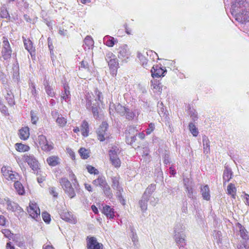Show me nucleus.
<instances>
[{"label":"nucleus","mask_w":249,"mask_h":249,"mask_svg":"<svg viewBox=\"0 0 249 249\" xmlns=\"http://www.w3.org/2000/svg\"><path fill=\"white\" fill-rule=\"evenodd\" d=\"M238 249H249V246L247 245L246 242H243L237 246Z\"/></svg>","instance_id":"6e6d98bb"},{"label":"nucleus","mask_w":249,"mask_h":249,"mask_svg":"<svg viewBox=\"0 0 249 249\" xmlns=\"http://www.w3.org/2000/svg\"><path fill=\"white\" fill-rule=\"evenodd\" d=\"M9 13L7 10L5 8H1L0 11V18H4L9 17Z\"/></svg>","instance_id":"de8ad7c7"},{"label":"nucleus","mask_w":249,"mask_h":249,"mask_svg":"<svg viewBox=\"0 0 249 249\" xmlns=\"http://www.w3.org/2000/svg\"><path fill=\"white\" fill-rule=\"evenodd\" d=\"M137 132L138 130L134 126H130L125 131V141L128 144L132 145L136 141Z\"/></svg>","instance_id":"9b49d317"},{"label":"nucleus","mask_w":249,"mask_h":249,"mask_svg":"<svg viewBox=\"0 0 249 249\" xmlns=\"http://www.w3.org/2000/svg\"><path fill=\"white\" fill-rule=\"evenodd\" d=\"M102 212L109 219H113L115 216L114 209L108 205H106L104 206Z\"/></svg>","instance_id":"aec40b11"},{"label":"nucleus","mask_w":249,"mask_h":249,"mask_svg":"<svg viewBox=\"0 0 249 249\" xmlns=\"http://www.w3.org/2000/svg\"><path fill=\"white\" fill-rule=\"evenodd\" d=\"M4 200L6 201V208L8 211L16 212L18 214L24 212L23 209L17 203L11 201L9 198H5Z\"/></svg>","instance_id":"f8f14e48"},{"label":"nucleus","mask_w":249,"mask_h":249,"mask_svg":"<svg viewBox=\"0 0 249 249\" xmlns=\"http://www.w3.org/2000/svg\"><path fill=\"white\" fill-rule=\"evenodd\" d=\"M47 163L50 166H56L60 163V159L57 156H51L46 159Z\"/></svg>","instance_id":"5701e85b"},{"label":"nucleus","mask_w":249,"mask_h":249,"mask_svg":"<svg viewBox=\"0 0 249 249\" xmlns=\"http://www.w3.org/2000/svg\"><path fill=\"white\" fill-rule=\"evenodd\" d=\"M91 110H92V112L93 113V116L96 118H98L99 117V112H98L97 107H91Z\"/></svg>","instance_id":"5fc2aeb1"},{"label":"nucleus","mask_w":249,"mask_h":249,"mask_svg":"<svg viewBox=\"0 0 249 249\" xmlns=\"http://www.w3.org/2000/svg\"><path fill=\"white\" fill-rule=\"evenodd\" d=\"M52 115L53 118H56V123L59 127L63 128L66 125L67 118L59 114L58 111H52Z\"/></svg>","instance_id":"4468645a"},{"label":"nucleus","mask_w":249,"mask_h":249,"mask_svg":"<svg viewBox=\"0 0 249 249\" xmlns=\"http://www.w3.org/2000/svg\"><path fill=\"white\" fill-rule=\"evenodd\" d=\"M130 55V52L126 45H123L119 48L118 57L120 58H128Z\"/></svg>","instance_id":"6ab92c4d"},{"label":"nucleus","mask_w":249,"mask_h":249,"mask_svg":"<svg viewBox=\"0 0 249 249\" xmlns=\"http://www.w3.org/2000/svg\"><path fill=\"white\" fill-rule=\"evenodd\" d=\"M87 169L88 170V171L90 174L97 175L98 174V171L97 170V169H96L94 167H93L92 166L88 165L87 167Z\"/></svg>","instance_id":"3c124183"},{"label":"nucleus","mask_w":249,"mask_h":249,"mask_svg":"<svg viewBox=\"0 0 249 249\" xmlns=\"http://www.w3.org/2000/svg\"><path fill=\"white\" fill-rule=\"evenodd\" d=\"M22 159L24 162L27 163L35 174L37 175L41 172L39 163L33 155L24 154L22 156Z\"/></svg>","instance_id":"7ed1b4c3"},{"label":"nucleus","mask_w":249,"mask_h":249,"mask_svg":"<svg viewBox=\"0 0 249 249\" xmlns=\"http://www.w3.org/2000/svg\"><path fill=\"white\" fill-rule=\"evenodd\" d=\"M166 71L159 65H154L151 70V74L153 77H160L164 76V73Z\"/></svg>","instance_id":"f3484780"},{"label":"nucleus","mask_w":249,"mask_h":249,"mask_svg":"<svg viewBox=\"0 0 249 249\" xmlns=\"http://www.w3.org/2000/svg\"><path fill=\"white\" fill-rule=\"evenodd\" d=\"M201 193L204 199L209 200L210 199V189L208 185L201 187Z\"/></svg>","instance_id":"cd10ccee"},{"label":"nucleus","mask_w":249,"mask_h":249,"mask_svg":"<svg viewBox=\"0 0 249 249\" xmlns=\"http://www.w3.org/2000/svg\"><path fill=\"white\" fill-rule=\"evenodd\" d=\"M61 217L66 222L71 224H76L77 219L73 215L67 210H63L60 213Z\"/></svg>","instance_id":"dca6fc26"},{"label":"nucleus","mask_w":249,"mask_h":249,"mask_svg":"<svg viewBox=\"0 0 249 249\" xmlns=\"http://www.w3.org/2000/svg\"><path fill=\"white\" fill-rule=\"evenodd\" d=\"M14 182V187L17 193L20 196L24 195L25 193V191L22 183L18 181V180H16Z\"/></svg>","instance_id":"b1692460"},{"label":"nucleus","mask_w":249,"mask_h":249,"mask_svg":"<svg viewBox=\"0 0 249 249\" xmlns=\"http://www.w3.org/2000/svg\"><path fill=\"white\" fill-rule=\"evenodd\" d=\"M31 87H32V90H31V93L32 95H33L34 97H36L37 96V91L36 90V88L35 85L32 83L31 84Z\"/></svg>","instance_id":"13d9d810"},{"label":"nucleus","mask_w":249,"mask_h":249,"mask_svg":"<svg viewBox=\"0 0 249 249\" xmlns=\"http://www.w3.org/2000/svg\"><path fill=\"white\" fill-rule=\"evenodd\" d=\"M92 183L95 186L100 187L106 196L109 198L112 197L113 194L111 188L107 183L105 177L103 176H99L93 181Z\"/></svg>","instance_id":"f257e3e1"},{"label":"nucleus","mask_w":249,"mask_h":249,"mask_svg":"<svg viewBox=\"0 0 249 249\" xmlns=\"http://www.w3.org/2000/svg\"><path fill=\"white\" fill-rule=\"evenodd\" d=\"M0 111L4 115H9L8 110L7 107L3 104V103L0 100Z\"/></svg>","instance_id":"a18cd8bd"},{"label":"nucleus","mask_w":249,"mask_h":249,"mask_svg":"<svg viewBox=\"0 0 249 249\" xmlns=\"http://www.w3.org/2000/svg\"><path fill=\"white\" fill-rule=\"evenodd\" d=\"M155 189V185L153 184H151L146 189L142 199L139 201L140 206L142 211H144L147 209V203L149 200V196Z\"/></svg>","instance_id":"0eeeda50"},{"label":"nucleus","mask_w":249,"mask_h":249,"mask_svg":"<svg viewBox=\"0 0 249 249\" xmlns=\"http://www.w3.org/2000/svg\"><path fill=\"white\" fill-rule=\"evenodd\" d=\"M6 219L4 217V216L2 215H0V226H5L6 224Z\"/></svg>","instance_id":"bf43d9fd"},{"label":"nucleus","mask_w":249,"mask_h":249,"mask_svg":"<svg viewBox=\"0 0 249 249\" xmlns=\"http://www.w3.org/2000/svg\"><path fill=\"white\" fill-rule=\"evenodd\" d=\"M243 198L245 200L244 202L245 204L249 206V195L247 194H245Z\"/></svg>","instance_id":"e2e57ef3"},{"label":"nucleus","mask_w":249,"mask_h":249,"mask_svg":"<svg viewBox=\"0 0 249 249\" xmlns=\"http://www.w3.org/2000/svg\"><path fill=\"white\" fill-rule=\"evenodd\" d=\"M6 249H15V247L13 246L10 242L7 243L6 245Z\"/></svg>","instance_id":"774afa93"},{"label":"nucleus","mask_w":249,"mask_h":249,"mask_svg":"<svg viewBox=\"0 0 249 249\" xmlns=\"http://www.w3.org/2000/svg\"><path fill=\"white\" fill-rule=\"evenodd\" d=\"M203 145H204V150L205 149L206 150L207 148H208V150H209V145L208 140L203 139Z\"/></svg>","instance_id":"680f3d73"},{"label":"nucleus","mask_w":249,"mask_h":249,"mask_svg":"<svg viewBox=\"0 0 249 249\" xmlns=\"http://www.w3.org/2000/svg\"><path fill=\"white\" fill-rule=\"evenodd\" d=\"M189 130L194 136H197L198 132L195 125L193 123H190L189 125Z\"/></svg>","instance_id":"37998d69"},{"label":"nucleus","mask_w":249,"mask_h":249,"mask_svg":"<svg viewBox=\"0 0 249 249\" xmlns=\"http://www.w3.org/2000/svg\"><path fill=\"white\" fill-rule=\"evenodd\" d=\"M244 13H239L237 15L236 19L242 23L246 22L249 21V12L247 11Z\"/></svg>","instance_id":"c85d7f7f"},{"label":"nucleus","mask_w":249,"mask_h":249,"mask_svg":"<svg viewBox=\"0 0 249 249\" xmlns=\"http://www.w3.org/2000/svg\"><path fill=\"white\" fill-rule=\"evenodd\" d=\"M2 233L4 234V236L6 238H8L10 240H15V235L9 229H3L2 231Z\"/></svg>","instance_id":"ea45409f"},{"label":"nucleus","mask_w":249,"mask_h":249,"mask_svg":"<svg viewBox=\"0 0 249 249\" xmlns=\"http://www.w3.org/2000/svg\"><path fill=\"white\" fill-rule=\"evenodd\" d=\"M42 249H55L54 248L52 245H44L43 246Z\"/></svg>","instance_id":"338daca9"},{"label":"nucleus","mask_w":249,"mask_h":249,"mask_svg":"<svg viewBox=\"0 0 249 249\" xmlns=\"http://www.w3.org/2000/svg\"><path fill=\"white\" fill-rule=\"evenodd\" d=\"M12 53V48L7 37L3 36L2 50L1 52V57L4 60H7L11 58Z\"/></svg>","instance_id":"423d86ee"},{"label":"nucleus","mask_w":249,"mask_h":249,"mask_svg":"<svg viewBox=\"0 0 249 249\" xmlns=\"http://www.w3.org/2000/svg\"><path fill=\"white\" fill-rule=\"evenodd\" d=\"M50 193L54 197L57 196V193L56 192L55 188L54 187H52L50 188Z\"/></svg>","instance_id":"0e129e2a"},{"label":"nucleus","mask_w":249,"mask_h":249,"mask_svg":"<svg viewBox=\"0 0 249 249\" xmlns=\"http://www.w3.org/2000/svg\"><path fill=\"white\" fill-rule=\"evenodd\" d=\"M240 3L243 4L244 1L243 0H235L232 6L234 8H235L236 7H238V5L240 4Z\"/></svg>","instance_id":"69168bd1"},{"label":"nucleus","mask_w":249,"mask_h":249,"mask_svg":"<svg viewBox=\"0 0 249 249\" xmlns=\"http://www.w3.org/2000/svg\"><path fill=\"white\" fill-rule=\"evenodd\" d=\"M113 106H114V107L117 113L121 116H124L127 110V108L123 106L119 103L115 105H114Z\"/></svg>","instance_id":"7c9ffc66"},{"label":"nucleus","mask_w":249,"mask_h":249,"mask_svg":"<svg viewBox=\"0 0 249 249\" xmlns=\"http://www.w3.org/2000/svg\"><path fill=\"white\" fill-rule=\"evenodd\" d=\"M30 113L32 123L34 124H36L38 120V118L33 110L31 111Z\"/></svg>","instance_id":"603ef678"},{"label":"nucleus","mask_w":249,"mask_h":249,"mask_svg":"<svg viewBox=\"0 0 249 249\" xmlns=\"http://www.w3.org/2000/svg\"><path fill=\"white\" fill-rule=\"evenodd\" d=\"M138 57L143 67H146L148 65V60L142 53H139L138 54Z\"/></svg>","instance_id":"79ce46f5"},{"label":"nucleus","mask_w":249,"mask_h":249,"mask_svg":"<svg viewBox=\"0 0 249 249\" xmlns=\"http://www.w3.org/2000/svg\"><path fill=\"white\" fill-rule=\"evenodd\" d=\"M1 172L2 175L8 180L15 181L19 178L18 174L13 172L9 166H3L1 169Z\"/></svg>","instance_id":"6e6552de"},{"label":"nucleus","mask_w":249,"mask_h":249,"mask_svg":"<svg viewBox=\"0 0 249 249\" xmlns=\"http://www.w3.org/2000/svg\"><path fill=\"white\" fill-rule=\"evenodd\" d=\"M155 129V125L154 123H151L148 125V127L146 129V133L147 135H150Z\"/></svg>","instance_id":"8fccbe9b"},{"label":"nucleus","mask_w":249,"mask_h":249,"mask_svg":"<svg viewBox=\"0 0 249 249\" xmlns=\"http://www.w3.org/2000/svg\"><path fill=\"white\" fill-rule=\"evenodd\" d=\"M79 154L83 159H87L89 157V152L88 150L82 147L79 150Z\"/></svg>","instance_id":"a19ab883"},{"label":"nucleus","mask_w":249,"mask_h":249,"mask_svg":"<svg viewBox=\"0 0 249 249\" xmlns=\"http://www.w3.org/2000/svg\"><path fill=\"white\" fill-rule=\"evenodd\" d=\"M124 116H125L127 119L132 120L135 117V113L133 111H130L129 109L127 108V110Z\"/></svg>","instance_id":"09e8293b"},{"label":"nucleus","mask_w":249,"mask_h":249,"mask_svg":"<svg viewBox=\"0 0 249 249\" xmlns=\"http://www.w3.org/2000/svg\"><path fill=\"white\" fill-rule=\"evenodd\" d=\"M108 127V124L106 122H104L97 130V139L100 142H103L106 139H109V135L107 133Z\"/></svg>","instance_id":"9d476101"},{"label":"nucleus","mask_w":249,"mask_h":249,"mask_svg":"<svg viewBox=\"0 0 249 249\" xmlns=\"http://www.w3.org/2000/svg\"><path fill=\"white\" fill-rule=\"evenodd\" d=\"M93 97V94L91 92H87L85 95L86 105L88 109L91 106V101Z\"/></svg>","instance_id":"c9c22d12"},{"label":"nucleus","mask_w":249,"mask_h":249,"mask_svg":"<svg viewBox=\"0 0 249 249\" xmlns=\"http://www.w3.org/2000/svg\"><path fill=\"white\" fill-rule=\"evenodd\" d=\"M16 150L20 153L28 152L30 150V147L28 145L22 143H16L15 144Z\"/></svg>","instance_id":"bb28decb"},{"label":"nucleus","mask_w":249,"mask_h":249,"mask_svg":"<svg viewBox=\"0 0 249 249\" xmlns=\"http://www.w3.org/2000/svg\"><path fill=\"white\" fill-rule=\"evenodd\" d=\"M239 232L240 236L244 240H247L249 239V236L247 234V230L241 224H239Z\"/></svg>","instance_id":"58836bf2"},{"label":"nucleus","mask_w":249,"mask_h":249,"mask_svg":"<svg viewBox=\"0 0 249 249\" xmlns=\"http://www.w3.org/2000/svg\"><path fill=\"white\" fill-rule=\"evenodd\" d=\"M104 41L105 42V44L109 47H113L115 43L118 42V40L117 39H115L113 37L109 36H105L104 38Z\"/></svg>","instance_id":"a878e982"},{"label":"nucleus","mask_w":249,"mask_h":249,"mask_svg":"<svg viewBox=\"0 0 249 249\" xmlns=\"http://www.w3.org/2000/svg\"><path fill=\"white\" fill-rule=\"evenodd\" d=\"M59 183L65 194L70 198H72L76 196L74 189L71 183L67 178H61L59 180Z\"/></svg>","instance_id":"20e7f679"},{"label":"nucleus","mask_w":249,"mask_h":249,"mask_svg":"<svg viewBox=\"0 0 249 249\" xmlns=\"http://www.w3.org/2000/svg\"><path fill=\"white\" fill-rule=\"evenodd\" d=\"M42 217L45 223H49L50 222L51 219V215L48 213L46 212H42Z\"/></svg>","instance_id":"c03bdc74"},{"label":"nucleus","mask_w":249,"mask_h":249,"mask_svg":"<svg viewBox=\"0 0 249 249\" xmlns=\"http://www.w3.org/2000/svg\"><path fill=\"white\" fill-rule=\"evenodd\" d=\"M43 84L47 95L52 97H53L55 95V92L53 87L50 85L49 81L45 80Z\"/></svg>","instance_id":"393cba45"},{"label":"nucleus","mask_w":249,"mask_h":249,"mask_svg":"<svg viewBox=\"0 0 249 249\" xmlns=\"http://www.w3.org/2000/svg\"><path fill=\"white\" fill-rule=\"evenodd\" d=\"M27 211L29 215L34 219L40 217V210L37 204L35 201H30Z\"/></svg>","instance_id":"1a4fd4ad"},{"label":"nucleus","mask_w":249,"mask_h":249,"mask_svg":"<svg viewBox=\"0 0 249 249\" xmlns=\"http://www.w3.org/2000/svg\"><path fill=\"white\" fill-rule=\"evenodd\" d=\"M236 188L234 184L230 183L227 187V194L231 195V197L235 199L236 195Z\"/></svg>","instance_id":"2f4dec72"},{"label":"nucleus","mask_w":249,"mask_h":249,"mask_svg":"<svg viewBox=\"0 0 249 249\" xmlns=\"http://www.w3.org/2000/svg\"><path fill=\"white\" fill-rule=\"evenodd\" d=\"M37 142L41 149L45 152H50L54 149L53 142H48L46 136L43 135L38 136Z\"/></svg>","instance_id":"39448f33"},{"label":"nucleus","mask_w":249,"mask_h":249,"mask_svg":"<svg viewBox=\"0 0 249 249\" xmlns=\"http://www.w3.org/2000/svg\"><path fill=\"white\" fill-rule=\"evenodd\" d=\"M64 93L61 96V99L67 100L70 98V87L68 84L64 85Z\"/></svg>","instance_id":"e433bc0d"},{"label":"nucleus","mask_w":249,"mask_h":249,"mask_svg":"<svg viewBox=\"0 0 249 249\" xmlns=\"http://www.w3.org/2000/svg\"><path fill=\"white\" fill-rule=\"evenodd\" d=\"M22 38L25 49L31 55H35L36 50L32 41L29 38H26L24 37H22Z\"/></svg>","instance_id":"a211bd4d"},{"label":"nucleus","mask_w":249,"mask_h":249,"mask_svg":"<svg viewBox=\"0 0 249 249\" xmlns=\"http://www.w3.org/2000/svg\"><path fill=\"white\" fill-rule=\"evenodd\" d=\"M4 98L9 106L13 107L16 104L14 94L11 90H6V93L4 94Z\"/></svg>","instance_id":"4be33fe9"},{"label":"nucleus","mask_w":249,"mask_h":249,"mask_svg":"<svg viewBox=\"0 0 249 249\" xmlns=\"http://www.w3.org/2000/svg\"><path fill=\"white\" fill-rule=\"evenodd\" d=\"M48 47H49V50L50 51V53H51V55H53V43L51 41L50 38H48Z\"/></svg>","instance_id":"864d4df0"},{"label":"nucleus","mask_w":249,"mask_h":249,"mask_svg":"<svg viewBox=\"0 0 249 249\" xmlns=\"http://www.w3.org/2000/svg\"><path fill=\"white\" fill-rule=\"evenodd\" d=\"M81 130L84 137H87L89 133V125L88 123L84 120L81 124Z\"/></svg>","instance_id":"473e14b6"},{"label":"nucleus","mask_w":249,"mask_h":249,"mask_svg":"<svg viewBox=\"0 0 249 249\" xmlns=\"http://www.w3.org/2000/svg\"><path fill=\"white\" fill-rule=\"evenodd\" d=\"M151 87L153 89H155L156 91L161 92L162 89L160 86V84L159 81L153 80L151 82Z\"/></svg>","instance_id":"4c0bfd02"},{"label":"nucleus","mask_w":249,"mask_h":249,"mask_svg":"<svg viewBox=\"0 0 249 249\" xmlns=\"http://www.w3.org/2000/svg\"><path fill=\"white\" fill-rule=\"evenodd\" d=\"M109 160L112 165L115 168H119L121 165V161L120 160L117 152L115 150L109 151Z\"/></svg>","instance_id":"2eb2a0df"},{"label":"nucleus","mask_w":249,"mask_h":249,"mask_svg":"<svg viewBox=\"0 0 249 249\" xmlns=\"http://www.w3.org/2000/svg\"><path fill=\"white\" fill-rule=\"evenodd\" d=\"M67 151L68 153L70 155V157L72 160H75V153L73 151V150L71 148H67Z\"/></svg>","instance_id":"4d7b16f0"},{"label":"nucleus","mask_w":249,"mask_h":249,"mask_svg":"<svg viewBox=\"0 0 249 249\" xmlns=\"http://www.w3.org/2000/svg\"><path fill=\"white\" fill-rule=\"evenodd\" d=\"M84 46L85 49H89L93 46L94 41L92 37L89 36H87L84 41Z\"/></svg>","instance_id":"72a5a7b5"},{"label":"nucleus","mask_w":249,"mask_h":249,"mask_svg":"<svg viewBox=\"0 0 249 249\" xmlns=\"http://www.w3.org/2000/svg\"><path fill=\"white\" fill-rule=\"evenodd\" d=\"M30 135V129L28 126L23 127L19 130V137L22 140L25 141L27 140Z\"/></svg>","instance_id":"412c9836"},{"label":"nucleus","mask_w":249,"mask_h":249,"mask_svg":"<svg viewBox=\"0 0 249 249\" xmlns=\"http://www.w3.org/2000/svg\"><path fill=\"white\" fill-rule=\"evenodd\" d=\"M82 69H85L87 70L88 71H89V65L87 62L84 60H83L80 62V65L79 67V70Z\"/></svg>","instance_id":"49530a36"},{"label":"nucleus","mask_w":249,"mask_h":249,"mask_svg":"<svg viewBox=\"0 0 249 249\" xmlns=\"http://www.w3.org/2000/svg\"><path fill=\"white\" fill-rule=\"evenodd\" d=\"M95 94L97 95L98 101L101 102L102 95V92L100 91L99 90L96 89V90L95 91Z\"/></svg>","instance_id":"052dcab7"},{"label":"nucleus","mask_w":249,"mask_h":249,"mask_svg":"<svg viewBox=\"0 0 249 249\" xmlns=\"http://www.w3.org/2000/svg\"><path fill=\"white\" fill-rule=\"evenodd\" d=\"M86 241L87 249H104L103 244L99 243L95 237L88 236Z\"/></svg>","instance_id":"ddd939ff"},{"label":"nucleus","mask_w":249,"mask_h":249,"mask_svg":"<svg viewBox=\"0 0 249 249\" xmlns=\"http://www.w3.org/2000/svg\"><path fill=\"white\" fill-rule=\"evenodd\" d=\"M119 179V177H114L111 178L112 188L113 189L120 191L121 187L120 186Z\"/></svg>","instance_id":"f704fd0d"},{"label":"nucleus","mask_w":249,"mask_h":249,"mask_svg":"<svg viewBox=\"0 0 249 249\" xmlns=\"http://www.w3.org/2000/svg\"><path fill=\"white\" fill-rule=\"evenodd\" d=\"M106 60L108 63L111 74L113 76H116L119 64L115 55L111 52H108L106 55Z\"/></svg>","instance_id":"f03ea898"},{"label":"nucleus","mask_w":249,"mask_h":249,"mask_svg":"<svg viewBox=\"0 0 249 249\" xmlns=\"http://www.w3.org/2000/svg\"><path fill=\"white\" fill-rule=\"evenodd\" d=\"M232 177V171L230 169L226 168L224 170L223 175V184H225L226 183L229 182Z\"/></svg>","instance_id":"c756f323"}]
</instances>
